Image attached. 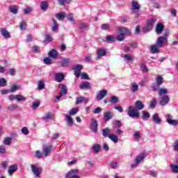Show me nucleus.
Wrapping results in <instances>:
<instances>
[{"label":"nucleus","mask_w":178,"mask_h":178,"mask_svg":"<svg viewBox=\"0 0 178 178\" xmlns=\"http://www.w3.org/2000/svg\"><path fill=\"white\" fill-rule=\"evenodd\" d=\"M17 170V165H10L8 168V175H10V176H12V175H13V172H16Z\"/></svg>","instance_id":"cd10ccee"},{"label":"nucleus","mask_w":178,"mask_h":178,"mask_svg":"<svg viewBox=\"0 0 178 178\" xmlns=\"http://www.w3.org/2000/svg\"><path fill=\"white\" fill-rule=\"evenodd\" d=\"M118 33H122L124 36V35H130V30H129L127 28H122L120 27L117 29Z\"/></svg>","instance_id":"4468645a"},{"label":"nucleus","mask_w":178,"mask_h":178,"mask_svg":"<svg viewBox=\"0 0 178 178\" xmlns=\"http://www.w3.org/2000/svg\"><path fill=\"white\" fill-rule=\"evenodd\" d=\"M60 94L62 95L63 96L66 95V94H67V89L65 85L61 84V91Z\"/></svg>","instance_id":"58836bf2"},{"label":"nucleus","mask_w":178,"mask_h":178,"mask_svg":"<svg viewBox=\"0 0 178 178\" xmlns=\"http://www.w3.org/2000/svg\"><path fill=\"white\" fill-rule=\"evenodd\" d=\"M19 88H20V86L17 85H13L10 89V92H16Z\"/></svg>","instance_id":"8fccbe9b"},{"label":"nucleus","mask_w":178,"mask_h":178,"mask_svg":"<svg viewBox=\"0 0 178 178\" xmlns=\"http://www.w3.org/2000/svg\"><path fill=\"white\" fill-rule=\"evenodd\" d=\"M142 115L143 120H145L146 119H149V118H151V115L149 114V113L145 111H142Z\"/></svg>","instance_id":"ea45409f"},{"label":"nucleus","mask_w":178,"mask_h":178,"mask_svg":"<svg viewBox=\"0 0 178 178\" xmlns=\"http://www.w3.org/2000/svg\"><path fill=\"white\" fill-rule=\"evenodd\" d=\"M110 102H111V104H118V102H119V98L116 96H112Z\"/></svg>","instance_id":"864d4df0"},{"label":"nucleus","mask_w":178,"mask_h":178,"mask_svg":"<svg viewBox=\"0 0 178 178\" xmlns=\"http://www.w3.org/2000/svg\"><path fill=\"white\" fill-rule=\"evenodd\" d=\"M97 59H101L102 56H105L106 55V50L99 49L97 51Z\"/></svg>","instance_id":"a211bd4d"},{"label":"nucleus","mask_w":178,"mask_h":178,"mask_svg":"<svg viewBox=\"0 0 178 178\" xmlns=\"http://www.w3.org/2000/svg\"><path fill=\"white\" fill-rule=\"evenodd\" d=\"M90 130L93 133H98V121L95 119H92L90 122Z\"/></svg>","instance_id":"1a4fd4ad"},{"label":"nucleus","mask_w":178,"mask_h":178,"mask_svg":"<svg viewBox=\"0 0 178 178\" xmlns=\"http://www.w3.org/2000/svg\"><path fill=\"white\" fill-rule=\"evenodd\" d=\"M106 40L107 42H108L109 44H112V42H115V41H116V38L112 35H108L106 37Z\"/></svg>","instance_id":"c9c22d12"},{"label":"nucleus","mask_w":178,"mask_h":178,"mask_svg":"<svg viewBox=\"0 0 178 178\" xmlns=\"http://www.w3.org/2000/svg\"><path fill=\"white\" fill-rule=\"evenodd\" d=\"M140 70L143 72V73H147L148 72V67H147V65L145 63H142L140 64Z\"/></svg>","instance_id":"a18cd8bd"},{"label":"nucleus","mask_w":178,"mask_h":178,"mask_svg":"<svg viewBox=\"0 0 178 178\" xmlns=\"http://www.w3.org/2000/svg\"><path fill=\"white\" fill-rule=\"evenodd\" d=\"M127 115L129 118H140V113H138V111L131 106L128 108Z\"/></svg>","instance_id":"7ed1b4c3"},{"label":"nucleus","mask_w":178,"mask_h":178,"mask_svg":"<svg viewBox=\"0 0 178 178\" xmlns=\"http://www.w3.org/2000/svg\"><path fill=\"white\" fill-rule=\"evenodd\" d=\"M56 81L58 83H62L65 80V75L63 73H58L55 75Z\"/></svg>","instance_id":"6ab92c4d"},{"label":"nucleus","mask_w":178,"mask_h":178,"mask_svg":"<svg viewBox=\"0 0 178 178\" xmlns=\"http://www.w3.org/2000/svg\"><path fill=\"white\" fill-rule=\"evenodd\" d=\"M42 151L44 156H49L51 155V151H52V145L49 144L43 145Z\"/></svg>","instance_id":"423d86ee"},{"label":"nucleus","mask_w":178,"mask_h":178,"mask_svg":"<svg viewBox=\"0 0 178 178\" xmlns=\"http://www.w3.org/2000/svg\"><path fill=\"white\" fill-rule=\"evenodd\" d=\"M131 6H132V13H138V10L141 9V6H140V3H138V1H131Z\"/></svg>","instance_id":"f8f14e48"},{"label":"nucleus","mask_w":178,"mask_h":178,"mask_svg":"<svg viewBox=\"0 0 178 178\" xmlns=\"http://www.w3.org/2000/svg\"><path fill=\"white\" fill-rule=\"evenodd\" d=\"M56 17H57L58 20H63V19L66 17V14H65V13H60L56 15Z\"/></svg>","instance_id":"c03bdc74"},{"label":"nucleus","mask_w":178,"mask_h":178,"mask_svg":"<svg viewBox=\"0 0 178 178\" xmlns=\"http://www.w3.org/2000/svg\"><path fill=\"white\" fill-rule=\"evenodd\" d=\"M21 133H22V134H24V136H28V134H29V129H27V127L22 128Z\"/></svg>","instance_id":"052dcab7"},{"label":"nucleus","mask_w":178,"mask_h":178,"mask_svg":"<svg viewBox=\"0 0 178 178\" xmlns=\"http://www.w3.org/2000/svg\"><path fill=\"white\" fill-rule=\"evenodd\" d=\"M159 47L156 43L150 47V52L152 54H159Z\"/></svg>","instance_id":"f3484780"},{"label":"nucleus","mask_w":178,"mask_h":178,"mask_svg":"<svg viewBox=\"0 0 178 178\" xmlns=\"http://www.w3.org/2000/svg\"><path fill=\"white\" fill-rule=\"evenodd\" d=\"M4 145H10V143H12V138L10 137H6L4 138Z\"/></svg>","instance_id":"de8ad7c7"},{"label":"nucleus","mask_w":178,"mask_h":178,"mask_svg":"<svg viewBox=\"0 0 178 178\" xmlns=\"http://www.w3.org/2000/svg\"><path fill=\"white\" fill-rule=\"evenodd\" d=\"M157 104H158V101L156 100V98L152 99L149 105L150 109H154V108L156 106Z\"/></svg>","instance_id":"473e14b6"},{"label":"nucleus","mask_w":178,"mask_h":178,"mask_svg":"<svg viewBox=\"0 0 178 178\" xmlns=\"http://www.w3.org/2000/svg\"><path fill=\"white\" fill-rule=\"evenodd\" d=\"M124 60L126 63H131V62H133V56L131 54H125L124 56Z\"/></svg>","instance_id":"a878e982"},{"label":"nucleus","mask_w":178,"mask_h":178,"mask_svg":"<svg viewBox=\"0 0 178 178\" xmlns=\"http://www.w3.org/2000/svg\"><path fill=\"white\" fill-rule=\"evenodd\" d=\"M134 138L136 141H140L141 140V133L140 131H136L134 134Z\"/></svg>","instance_id":"f704fd0d"},{"label":"nucleus","mask_w":178,"mask_h":178,"mask_svg":"<svg viewBox=\"0 0 178 178\" xmlns=\"http://www.w3.org/2000/svg\"><path fill=\"white\" fill-rule=\"evenodd\" d=\"M113 124L114 127H116L118 129L122 127V123L119 120H114Z\"/></svg>","instance_id":"3c124183"},{"label":"nucleus","mask_w":178,"mask_h":178,"mask_svg":"<svg viewBox=\"0 0 178 178\" xmlns=\"http://www.w3.org/2000/svg\"><path fill=\"white\" fill-rule=\"evenodd\" d=\"M163 24L159 23L156 26V34H162V32L163 31Z\"/></svg>","instance_id":"5701e85b"},{"label":"nucleus","mask_w":178,"mask_h":178,"mask_svg":"<svg viewBox=\"0 0 178 178\" xmlns=\"http://www.w3.org/2000/svg\"><path fill=\"white\" fill-rule=\"evenodd\" d=\"M109 29H111V25L108 24H104L101 26L102 30H109Z\"/></svg>","instance_id":"680f3d73"},{"label":"nucleus","mask_w":178,"mask_h":178,"mask_svg":"<svg viewBox=\"0 0 178 178\" xmlns=\"http://www.w3.org/2000/svg\"><path fill=\"white\" fill-rule=\"evenodd\" d=\"M38 106H40V102H36L33 103L31 108L32 109H37Z\"/></svg>","instance_id":"338daca9"},{"label":"nucleus","mask_w":178,"mask_h":178,"mask_svg":"<svg viewBox=\"0 0 178 178\" xmlns=\"http://www.w3.org/2000/svg\"><path fill=\"white\" fill-rule=\"evenodd\" d=\"M59 63L60 66L67 67L72 63V61L69 58H61Z\"/></svg>","instance_id":"2eb2a0df"},{"label":"nucleus","mask_w":178,"mask_h":178,"mask_svg":"<svg viewBox=\"0 0 178 178\" xmlns=\"http://www.w3.org/2000/svg\"><path fill=\"white\" fill-rule=\"evenodd\" d=\"M135 107L138 111H143V109H144V104L143 103V102L137 100L135 102Z\"/></svg>","instance_id":"4be33fe9"},{"label":"nucleus","mask_w":178,"mask_h":178,"mask_svg":"<svg viewBox=\"0 0 178 178\" xmlns=\"http://www.w3.org/2000/svg\"><path fill=\"white\" fill-rule=\"evenodd\" d=\"M79 28L81 32H83L85 30H88V25L86 24V22H80Z\"/></svg>","instance_id":"393cba45"},{"label":"nucleus","mask_w":178,"mask_h":178,"mask_svg":"<svg viewBox=\"0 0 178 178\" xmlns=\"http://www.w3.org/2000/svg\"><path fill=\"white\" fill-rule=\"evenodd\" d=\"M79 170L74 169L70 170L68 173L66 174L65 178H80L79 176H77Z\"/></svg>","instance_id":"ddd939ff"},{"label":"nucleus","mask_w":178,"mask_h":178,"mask_svg":"<svg viewBox=\"0 0 178 178\" xmlns=\"http://www.w3.org/2000/svg\"><path fill=\"white\" fill-rule=\"evenodd\" d=\"M131 90L132 91V92H136V91L138 90V85H137V83H133L132 84V87L131 88Z\"/></svg>","instance_id":"5fc2aeb1"},{"label":"nucleus","mask_w":178,"mask_h":178,"mask_svg":"<svg viewBox=\"0 0 178 178\" xmlns=\"http://www.w3.org/2000/svg\"><path fill=\"white\" fill-rule=\"evenodd\" d=\"M107 95H108V91L106 90H99L97 92L96 99L97 101H101V99H104V98H105V97H106Z\"/></svg>","instance_id":"9b49d317"},{"label":"nucleus","mask_w":178,"mask_h":178,"mask_svg":"<svg viewBox=\"0 0 178 178\" xmlns=\"http://www.w3.org/2000/svg\"><path fill=\"white\" fill-rule=\"evenodd\" d=\"M83 69V65H77L72 67V70H74V75L76 77H80L81 76V70Z\"/></svg>","instance_id":"9d476101"},{"label":"nucleus","mask_w":178,"mask_h":178,"mask_svg":"<svg viewBox=\"0 0 178 178\" xmlns=\"http://www.w3.org/2000/svg\"><path fill=\"white\" fill-rule=\"evenodd\" d=\"M8 86V81L4 78L0 79V87Z\"/></svg>","instance_id":"09e8293b"},{"label":"nucleus","mask_w":178,"mask_h":178,"mask_svg":"<svg viewBox=\"0 0 178 178\" xmlns=\"http://www.w3.org/2000/svg\"><path fill=\"white\" fill-rule=\"evenodd\" d=\"M155 18H152L147 20V25L143 28V32L148 33L149 31H151V30L154 29V24L155 23Z\"/></svg>","instance_id":"20e7f679"},{"label":"nucleus","mask_w":178,"mask_h":178,"mask_svg":"<svg viewBox=\"0 0 178 178\" xmlns=\"http://www.w3.org/2000/svg\"><path fill=\"white\" fill-rule=\"evenodd\" d=\"M52 31L56 33L58 31V22L56 20L53 19V25L51 26Z\"/></svg>","instance_id":"e433bc0d"},{"label":"nucleus","mask_w":178,"mask_h":178,"mask_svg":"<svg viewBox=\"0 0 178 178\" xmlns=\"http://www.w3.org/2000/svg\"><path fill=\"white\" fill-rule=\"evenodd\" d=\"M17 109H19V106L16 104H11L7 107V111H16Z\"/></svg>","instance_id":"a19ab883"},{"label":"nucleus","mask_w":178,"mask_h":178,"mask_svg":"<svg viewBox=\"0 0 178 178\" xmlns=\"http://www.w3.org/2000/svg\"><path fill=\"white\" fill-rule=\"evenodd\" d=\"M163 83V77L162 76H159L156 78V83H154L152 86L153 91H158L161 88V86Z\"/></svg>","instance_id":"f03ea898"},{"label":"nucleus","mask_w":178,"mask_h":178,"mask_svg":"<svg viewBox=\"0 0 178 178\" xmlns=\"http://www.w3.org/2000/svg\"><path fill=\"white\" fill-rule=\"evenodd\" d=\"M109 133H111V130L109 129V128H105L102 130V134L103 137H108V138L111 140L113 143L116 144V143L119 141V138H118L116 135L109 134Z\"/></svg>","instance_id":"f257e3e1"},{"label":"nucleus","mask_w":178,"mask_h":178,"mask_svg":"<svg viewBox=\"0 0 178 178\" xmlns=\"http://www.w3.org/2000/svg\"><path fill=\"white\" fill-rule=\"evenodd\" d=\"M92 150L95 154H98L99 152V151L101 150V145H99L98 144L93 145Z\"/></svg>","instance_id":"2f4dec72"},{"label":"nucleus","mask_w":178,"mask_h":178,"mask_svg":"<svg viewBox=\"0 0 178 178\" xmlns=\"http://www.w3.org/2000/svg\"><path fill=\"white\" fill-rule=\"evenodd\" d=\"M8 99L10 101H17L18 102H20L22 101H26L27 99L23 95H10L8 96Z\"/></svg>","instance_id":"39448f33"},{"label":"nucleus","mask_w":178,"mask_h":178,"mask_svg":"<svg viewBox=\"0 0 178 178\" xmlns=\"http://www.w3.org/2000/svg\"><path fill=\"white\" fill-rule=\"evenodd\" d=\"M173 149L178 152V140L174 143Z\"/></svg>","instance_id":"774afa93"},{"label":"nucleus","mask_w":178,"mask_h":178,"mask_svg":"<svg viewBox=\"0 0 178 178\" xmlns=\"http://www.w3.org/2000/svg\"><path fill=\"white\" fill-rule=\"evenodd\" d=\"M65 118L67 119V123L68 126H70V127L73 126V118H72V116L70 115H67Z\"/></svg>","instance_id":"72a5a7b5"},{"label":"nucleus","mask_w":178,"mask_h":178,"mask_svg":"<svg viewBox=\"0 0 178 178\" xmlns=\"http://www.w3.org/2000/svg\"><path fill=\"white\" fill-rule=\"evenodd\" d=\"M43 120H52L54 119V114L51 113H47L43 117Z\"/></svg>","instance_id":"7c9ffc66"},{"label":"nucleus","mask_w":178,"mask_h":178,"mask_svg":"<svg viewBox=\"0 0 178 178\" xmlns=\"http://www.w3.org/2000/svg\"><path fill=\"white\" fill-rule=\"evenodd\" d=\"M152 120L156 124H161V122H162L159 116H158V113H154L152 115Z\"/></svg>","instance_id":"b1692460"},{"label":"nucleus","mask_w":178,"mask_h":178,"mask_svg":"<svg viewBox=\"0 0 178 178\" xmlns=\"http://www.w3.org/2000/svg\"><path fill=\"white\" fill-rule=\"evenodd\" d=\"M38 90H44L45 88V83L44 81H40L38 83Z\"/></svg>","instance_id":"49530a36"},{"label":"nucleus","mask_w":178,"mask_h":178,"mask_svg":"<svg viewBox=\"0 0 178 178\" xmlns=\"http://www.w3.org/2000/svg\"><path fill=\"white\" fill-rule=\"evenodd\" d=\"M79 112V108H72L70 111V116H74V115H76Z\"/></svg>","instance_id":"603ef678"},{"label":"nucleus","mask_w":178,"mask_h":178,"mask_svg":"<svg viewBox=\"0 0 178 178\" xmlns=\"http://www.w3.org/2000/svg\"><path fill=\"white\" fill-rule=\"evenodd\" d=\"M83 101H84L83 97H76V105H79V104H81V102H83Z\"/></svg>","instance_id":"bf43d9fd"},{"label":"nucleus","mask_w":178,"mask_h":178,"mask_svg":"<svg viewBox=\"0 0 178 178\" xmlns=\"http://www.w3.org/2000/svg\"><path fill=\"white\" fill-rule=\"evenodd\" d=\"M159 91V95H166V94H168L169 92L168 91V89H165V88H159L158 90Z\"/></svg>","instance_id":"37998d69"},{"label":"nucleus","mask_w":178,"mask_h":178,"mask_svg":"<svg viewBox=\"0 0 178 178\" xmlns=\"http://www.w3.org/2000/svg\"><path fill=\"white\" fill-rule=\"evenodd\" d=\"M101 112H102V108L101 107H97L93 110V113L95 115H97V113H101Z\"/></svg>","instance_id":"0e129e2a"},{"label":"nucleus","mask_w":178,"mask_h":178,"mask_svg":"<svg viewBox=\"0 0 178 178\" xmlns=\"http://www.w3.org/2000/svg\"><path fill=\"white\" fill-rule=\"evenodd\" d=\"M51 41H52V36H51L49 35H45L44 42L46 44H48V43L51 42Z\"/></svg>","instance_id":"4d7b16f0"},{"label":"nucleus","mask_w":178,"mask_h":178,"mask_svg":"<svg viewBox=\"0 0 178 178\" xmlns=\"http://www.w3.org/2000/svg\"><path fill=\"white\" fill-rule=\"evenodd\" d=\"M104 120H106V122H108V120H111V119L113 118V113L112 111H106L104 113Z\"/></svg>","instance_id":"aec40b11"},{"label":"nucleus","mask_w":178,"mask_h":178,"mask_svg":"<svg viewBox=\"0 0 178 178\" xmlns=\"http://www.w3.org/2000/svg\"><path fill=\"white\" fill-rule=\"evenodd\" d=\"M49 56L50 58H53V59H56L58 58V51L55 49H52L49 53Z\"/></svg>","instance_id":"c756f323"},{"label":"nucleus","mask_w":178,"mask_h":178,"mask_svg":"<svg viewBox=\"0 0 178 178\" xmlns=\"http://www.w3.org/2000/svg\"><path fill=\"white\" fill-rule=\"evenodd\" d=\"M40 8L42 10H47V9H48V2L42 1L40 4Z\"/></svg>","instance_id":"79ce46f5"},{"label":"nucleus","mask_w":178,"mask_h":178,"mask_svg":"<svg viewBox=\"0 0 178 178\" xmlns=\"http://www.w3.org/2000/svg\"><path fill=\"white\" fill-rule=\"evenodd\" d=\"M26 27H27V24L24 21L22 22L19 24L20 30H26Z\"/></svg>","instance_id":"e2e57ef3"},{"label":"nucleus","mask_w":178,"mask_h":178,"mask_svg":"<svg viewBox=\"0 0 178 178\" xmlns=\"http://www.w3.org/2000/svg\"><path fill=\"white\" fill-rule=\"evenodd\" d=\"M170 99L169 98V96L168 95L163 96L160 101V105H161V106H165V105L169 103Z\"/></svg>","instance_id":"dca6fc26"},{"label":"nucleus","mask_w":178,"mask_h":178,"mask_svg":"<svg viewBox=\"0 0 178 178\" xmlns=\"http://www.w3.org/2000/svg\"><path fill=\"white\" fill-rule=\"evenodd\" d=\"M156 44L160 47V48H163V46L168 44V38L161 36L157 39Z\"/></svg>","instance_id":"6e6552de"},{"label":"nucleus","mask_w":178,"mask_h":178,"mask_svg":"<svg viewBox=\"0 0 178 178\" xmlns=\"http://www.w3.org/2000/svg\"><path fill=\"white\" fill-rule=\"evenodd\" d=\"M170 168L172 169V171L174 172V173H178V165H173L172 164L170 165Z\"/></svg>","instance_id":"6e6d98bb"},{"label":"nucleus","mask_w":178,"mask_h":178,"mask_svg":"<svg viewBox=\"0 0 178 178\" xmlns=\"http://www.w3.org/2000/svg\"><path fill=\"white\" fill-rule=\"evenodd\" d=\"M167 123L168 124H171L172 126H177L178 125V120H166Z\"/></svg>","instance_id":"4c0bfd02"},{"label":"nucleus","mask_w":178,"mask_h":178,"mask_svg":"<svg viewBox=\"0 0 178 178\" xmlns=\"http://www.w3.org/2000/svg\"><path fill=\"white\" fill-rule=\"evenodd\" d=\"M31 172H33V175H35V177H40V175H41V172H42V169L41 168H37L35 165L31 164Z\"/></svg>","instance_id":"0eeeda50"},{"label":"nucleus","mask_w":178,"mask_h":178,"mask_svg":"<svg viewBox=\"0 0 178 178\" xmlns=\"http://www.w3.org/2000/svg\"><path fill=\"white\" fill-rule=\"evenodd\" d=\"M79 88H81V90H90V88H91V85L90 84V82H83L79 86Z\"/></svg>","instance_id":"412c9836"},{"label":"nucleus","mask_w":178,"mask_h":178,"mask_svg":"<svg viewBox=\"0 0 178 178\" xmlns=\"http://www.w3.org/2000/svg\"><path fill=\"white\" fill-rule=\"evenodd\" d=\"M147 157V154H145V152H143L141 154H140L136 159L135 161H138V163H140V162H141V161H143V159H144L145 158Z\"/></svg>","instance_id":"bb28decb"},{"label":"nucleus","mask_w":178,"mask_h":178,"mask_svg":"<svg viewBox=\"0 0 178 178\" xmlns=\"http://www.w3.org/2000/svg\"><path fill=\"white\" fill-rule=\"evenodd\" d=\"M1 34L5 38H10V33L6 29H1Z\"/></svg>","instance_id":"c85d7f7f"},{"label":"nucleus","mask_w":178,"mask_h":178,"mask_svg":"<svg viewBox=\"0 0 178 178\" xmlns=\"http://www.w3.org/2000/svg\"><path fill=\"white\" fill-rule=\"evenodd\" d=\"M17 7L16 6L10 8V12H11V13H13L14 15H17Z\"/></svg>","instance_id":"69168bd1"},{"label":"nucleus","mask_w":178,"mask_h":178,"mask_svg":"<svg viewBox=\"0 0 178 178\" xmlns=\"http://www.w3.org/2000/svg\"><path fill=\"white\" fill-rule=\"evenodd\" d=\"M116 40L118 41H124V35L120 33L118 35H117Z\"/></svg>","instance_id":"13d9d810"}]
</instances>
